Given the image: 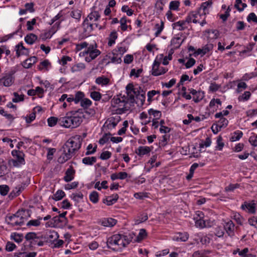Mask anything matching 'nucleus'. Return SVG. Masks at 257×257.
Here are the masks:
<instances>
[{
	"mask_svg": "<svg viewBox=\"0 0 257 257\" xmlns=\"http://www.w3.org/2000/svg\"><path fill=\"white\" fill-rule=\"evenodd\" d=\"M70 15L72 18L79 20H80L81 16V11L79 10L72 11L71 12Z\"/></svg>",
	"mask_w": 257,
	"mask_h": 257,
	"instance_id": "obj_52",
	"label": "nucleus"
},
{
	"mask_svg": "<svg viewBox=\"0 0 257 257\" xmlns=\"http://www.w3.org/2000/svg\"><path fill=\"white\" fill-rule=\"evenodd\" d=\"M37 61V58L35 56H32L23 61L22 65L25 68L28 69L31 68Z\"/></svg>",
	"mask_w": 257,
	"mask_h": 257,
	"instance_id": "obj_14",
	"label": "nucleus"
},
{
	"mask_svg": "<svg viewBox=\"0 0 257 257\" xmlns=\"http://www.w3.org/2000/svg\"><path fill=\"white\" fill-rule=\"evenodd\" d=\"M126 18L125 17H122L120 20V28L123 31H125L127 30V26L126 25Z\"/></svg>",
	"mask_w": 257,
	"mask_h": 257,
	"instance_id": "obj_53",
	"label": "nucleus"
},
{
	"mask_svg": "<svg viewBox=\"0 0 257 257\" xmlns=\"http://www.w3.org/2000/svg\"><path fill=\"white\" fill-rule=\"evenodd\" d=\"M109 57L110 58L111 61L112 63L119 64L121 62V56H118V54H115L113 52L112 53V56H110Z\"/></svg>",
	"mask_w": 257,
	"mask_h": 257,
	"instance_id": "obj_46",
	"label": "nucleus"
},
{
	"mask_svg": "<svg viewBox=\"0 0 257 257\" xmlns=\"http://www.w3.org/2000/svg\"><path fill=\"white\" fill-rule=\"evenodd\" d=\"M7 219L10 221V222H9L8 223L14 226L24 224L25 218L23 216H21L19 217V218H17L15 216H9L7 217Z\"/></svg>",
	"mask_w": 257,
	"mask_h": 257,
	"instance_id": "obj_10",
	"label": "nucleus"
},
{
	"mask_svg": "<svg viewBox=\"0 0 257 257\" xmlns=\"http://www.w3.org/2000/svg\"><path fill=\"white\" fill-rule=\"evenodd\" d=\"M82 139L80 135L70 138L63 146V153L58 158V162L63 164L69 160L81 147Z\"/></svg>",
	"mask_w": 257,
	"mask_h": 257,
	"instance_id": "obj_1",
	"label": "nucleus"
},
{
	"mask_svg": "<svg viewBox=\"0 0 257 257\" xmlns=\"http://www.w3.org/2000/svg\"><path fill=\"white\" fill-rule=\"evenodd\" d=\"M179 6V2L178 1H172L170 3L169 8L172 10H177Z\"/></svg>",
	"mask_w": 257,
	"mask_h": 257,
	"instance_id": "obj_64",
	"label": "nucleus"
},
{
	"mask_svg": "<svg viewBox=\"0 0 257 257\" xmlns=\"http://www.w3.org/2000/svg\"><path fill=\"white\" fill-rule=\"evenodd\" d=\"M251 93L249 91H245L241 96L238 97L239 101H247L250 98Z\"/></svg>",
	"mask_w": 257,
	"mask_h": 257,
	"instance_id": "obj_50",
	"label": "nucleus"
},
{
	"mask_svg": "<svg viewBox=\"0 0 257 257\" xmlns=\"http://www.w3.org/2000/svg\"><path fill=\"white\" fill-rule=\"evenodd\" d=\"M100 16L97 11H94L89 14L85 19H87L89 21L93 20V21H96L100 18Z\"/></svg>",
	"mask_w": 257,
	"mask_h": 257,
	"instance_id": "obj_22",
	"label": "nucleus"
},
{
	"mask_svg": "<svg viewBox=\"0 0 257 257\" xmlns=\"http://www.w3.org/2000/svg\"><path fill=\"white\" fill-rule=\"evenodd\" d=\"M90 200L93 203H96L98 201V193L93 191L89 195Z\"/></svg>",
	"mask_w": 257,
	"mask_h": 257,
	"instance_id": "obj_37",
	"label": "nucleus"
},
{
	"mask_svg": "<svg viewBox=\"0 0 257 257\" xmlns=\"http://www.w3.org/2000/svg\"><path fill=\"white\" fill-rule=\"evenodd\" d=\"M247 21L248 22H253V23L257 24V16L254 13H250L247 17Z\"/></svg>",
	"mask_w": 257,
	"mask_h": 257,
	"instance_id": "obj_56",
	"label": "nucleus"
},
{
	"mask_svg": "<svg viewBox=\"0 0 257 257\" xmlns=\"http://www.w3.org/2000/svg\"><path fill=\"white\" fill-rule=\"evenodd\" d=\"M11 238L16 242L20 243L23 240V235L22 234L14 233L11 235Z\"/></svg>",
	"mask_w": 257,
	"mask_h": 257,
	"instance_id": "obj_43",
	"label": "nucleus"
},
{
	"mask_svg": "<svg viewBox=\"0 0 257 257\" xmlns=\"http://www.w3.org/2000/svg\"><path fill=\"white\" fill-rule=\"evenodd\" d=\"M96 162V158L95 157H87L82 159V163L87 165H92Z\"/></svg>",
	"mask_w": 257,
	"mask_h": 257,
	"instance_id": "obj_26",
	"label": "nucleus"
},
{
	"mask_svg": "<svg viewBox=\"0 0 257 257\" xmlns=\"http://www.w3.org/2000/svg\"><path fill=\"white\" fill-rule=\"evenodd\" d=\"M13 157H16V159H12L9 161V164L14 167H19L22 165L25 164L24 159L25 154L22 151L13 150L12 152Z\"/></svg>",
	"mask_w": 257,
	"mask_h": 257,
	"instance_id": "obj_3",
	"label": "nucleus"
},
{
	"mask_svg": "<svg viewBox=\"0 0 257 257\" xmlns=\"http://www.w3.org/2000/svg\"><path fill=\"white\" fill-rule=\"evenodd\" d=\"M181 38L180 37L174 38L171 40V45L173 46L174 48L177 49L181 45L183 40L180 42Z\"/></svg>",
	"mask_w": 257,
	"mask_h": 257,
	"instance_id": "obj_31",
	"label": "nucleus"
},
{
	"mask_svg": "<svg viewBox=\"0 0 257 257\" xmlns=\"http://www.w3.org/2000/svg\"><path fill=\"white\" fill-rule=\"evenodd\" d=\"M9 191V187L8 185H0V193L3 196L6 195Z\"/></svg>",
	"mask_w": 257,
	"mask_h": 257,
	"instance_id": "obj_55",
	"label": "nucleus"
},
{
	"mask_svg": "<svg viewBox=\"0 0 257 257\" xmlns=\"http://www.w3.org/2000/svg\"><path fill=\"white\" fill-rule=\"evenodd\" d=\"M72 60V58L68 56H63L61 58V60H59V63L61 64L63 66H65L67 61H71Z\"/></svg>",
	"mask_w": 257,
	"mask_h": 257,
	"instance_id": "obj_61",
	"label": "nucleus"
},
{
	"mask_svg": "<svg viewBox=\"0 0 257 257\" xmlns=\"http://www.w3.org/2000/svg\"><path fill=\"white\" fill-rule=\"evenodd\" d=\"M36 252H31L28 253H26V252H20L18 254L15 253V256H17L18 257H36Z\"/></svg>",
	"mask_w": 257,
	"mask_h": 257,
	"instance_id": "obj_42",
	"label": "nucleus"
},
{
	"mask_svg": "<svg viewBox=\"0 0 257 257\" xmlns=\"http://www.w3.org/2000/svg\"><path fill=\"white\" fill-rule=\"evenodd\" d=\"M85 68V64L83 63H79L74 65L71 68V71L72 72L79 71Z\"/></svg>",
	"mask_w": 257,
	"mask_h": 257,
	"instance_id": "obj_32",
	"label": "nucleus"
},
{
	"mask_svg": "<svg viewBox=\"0 0 257 257\" xmlns=\"http://www.w3.org/2000/svg\"><path fill=\"white\" fill-rule=\"evenodd\" d=\"M148 113L150 115H153L155 118L154 119H159L161 116V112L159 110H156L152 108L150 109L148 111Z\"/></svg>",
	"mask_w": 257,
	"mask_h": 257,
	"instance_id": "obj_36",
	"label": "nucleus"
},
{
	"mask_svg": "<svg viewBox=\"0 0 257 257\" xmlns=\"http://www.w3.org/2000/svg\"><path fill=\"white\" fill-rule=\"evenodd\" d=\"M13 95L15 97L13 98V102L17 103L24 100V95H19L17 92H14Z\"/></svg>",
	"mask_w": 257,
	"mask_h": 257,
	"instance_id": "obj_54",
	"label": "nucleus"
},
{
	"mask_svg": "<svg viewBox=\"0 0 257 257\" xmlns=\"http://www.w3.org/2000/svg\"><path fill=\"white\" fill-rule=\"evenodd\" d=\"M58 234L55 231H52L50 232L48 236V239L50 240V241H54L58 238Z\"/></svg>",
	"mask_w": 257,
	"mask_h": 257,
	"instance_id": "obj_62",
	"label": "nucleus"
},
{
	"mask_svg": "<svg viewBox=\"0 0 257 257\" xmlns=\"http://www.w3.org/2000/svg\"><path fill=\"white\" fill-rule=\"evenodd\" d=\"M195 225L197 227H199L200 228H204L207 227V226L206 224L205 221L201 218L196 220Z\"/></svg>",
	"mask_w": 257,
	"mask_h": 257,
	"instance_id": "obj_58",
	"label": "nucleus"
},
{
	"mask_svg": "<svg viewBox=\"0 0 257 257\" xmlns=\"http://www.w3.org/2000/svg\"><path fill=\"white\" fill-rule=\"evenodd\" d=\"M151 149L147 146H140L135 151V153L140 157H142L144 155L150 154Z\"/></svg>",
	"mask_w": 257,
	"mask_h": 257,
	"instance_id": "obj_12",
	"label": "nucleus"
},
{
	"mask_svg": "<svg viewBox=\"0 0 257 257\" xmlns=\"http://www.w3.org/2000/svg\"><path fill=\"white\" fill-rule=\"evenodd\" d=\"M110 135L111 134L110 133L105 134L103 137L99 140V143L100 145H104L109 140Z\"/></svg>",
	"mask_w": 257,
	"mask_h": 257,
	"instance_id": "obj_57",
	"label": "nucleus"
},
{
	"mask_svg": "<svg viewBox=\"0 0 257 257\" xmlns=\"http://www.w3.org/2000/svg\"><path fill=\"white\" fill-rule=\"evenodd\" d=\"M164 27V23L163 21H161V25L159 24H156L155 25V28L157 30L155 35L156 37H158L163 31Z\"/></svg>",
	"mask_w": 257,
	"mask_h": 257,
	"instance_id": "obj_35",
	"label": "nucleus"
},
{
	"mask_svg": "<svg viewBox=\"0 0 257 257\" xmlns=\"http://www.w3.org/2000/svg\"><path fill=\"white\" fill-rule=\"evenodd\" d=\"M199 13V11L196 12H192L189 14L188 16L186 17L185 21L186 23H190L192 22V19L193 18H196L197 17V15Z\"/></svg>",
	"mask_w": 257,
	"mask_h": 257,
	"instance_id": "obj_47",
	"label": "nucleus"
},
{
	"mask_svg": "<svg viewBox=\"0 0 257 257\" xmlns=\"http://www.w3.org/2000/svg\"><path fill=\"white\" fill-rule=\"evenodd\" d=\"M241 208L242 209L246 208L248 212L251 213H254L255 212L254 204L247 203L245 202L244 204L241 205Z\"/></svg>",
	"mask_w": 257,
	"mask_h": 257,
	"instance_id": "obj_30",
	"label": "nucleus"
},
{
	"mask_svg": "<svg viewBox=\"0 0 257 257\" xmlns=\"http://www.w3.org/2000/svg\"><path fill=\"white\" fill-rule=\"evenodd\" d=\"M59 118L54 116L49 117L48 120V124L49 126L52 127L55 125L58 122L59 123Z\"/></svg>",
	"mask_w": 257,
	"mask_h": 257,
	"instance_id": "obj_45",
	"label": "nucleus"
},
{
	"mask_svg": "<svg viewBox=\"0 0 257 257\" xmlns=\"http://www.w3.org/2000/svg\"><path fill=\"white\" fill-rule=\"evenodd\" d=\"M118 250L125 247L133 240L135 234L129 233L125 234H117Z\"/></svg>",
	"mask_w": 257,
	"mask_h": 257,
	"instance_id": "obj_4",
	"label": "nucleus"
},
{
	"mask_svg": "<svg viewBox=\"0 0 257 257\" xmlns=\"http://www.w3.org/2000/svg\"><path fill=\"white\" fill-rule=\"evenodd\" d=\"M25 238L27 240H34L39 238L36 233L30 232L27 233L25 235Z\"/></svg>",
	"mask_w": 257,
	"mask_h": 257,
	"instance_id": "obj_48",
	"label": "nucleus"
},
{
	"mask_svg": "<svg viewBox=\"0 0 257 257\" xmlns=\"http://www.w3.org/2000/svg\"><path fill=\"white\" fill-rule=\"evenodd\" d=\"M139 89L141 90L142 93L141 94V95H139V96H137V99H138V101H140V103L138 104V105L142 106L144 105V102L145 101L146 93L145 91H144L140 86H139Z\"/></svg>",
	"mask_w": 257,
	"mask_h": 257,
	"instance_id": "obj_25",
	"label": "nucleus"
},
{
	"mask_svg": "<svg viewBox=\"0 0 257 257\" xmlns=\"http://www.w3.org/2000/svg\"><path fill=\"white\" fill-rule=\"evenodd\" d=\"M93 24L88 21L87 19H85L83 23V26L84 27V32L90 33L93 30Z\"/></svg>",
	"mask_w": 257,
	"mask_h": 257,
	"instance_id": "obj_20",
	"label": "nucleus"
},
{
	"mask_svg": "<svg viewBox=\"0 0 257 257\" xmlns=\"http://www.w3.org/2000/svg\"><path fill=\"white\" fill-rule=\"evenodd\" d=\"M111 156V153L110 152L104 151L101 154V155L100 156V158L101 160H107L109 158H110Z\"/></svg>",
	"mask_w": 257,
	"mask_h": 257,
	"instance_id": "obj_60",
	"label": "nucleus"
},
{
	"mask_svg": "<svg viewBox=\"0 0 257 257\" xmlns=\"http://www.w3.org/2000/svg\"><path fill=\"white\" fill-rule=\"evenodd\" d=\"M65 195V194L64 191L61 190H59L54 195V196L52 197V198L56 201H58L62 199Z\"/></svg>",
	"mask_w": 257,
	"mask_h": 257,
	"instance_id": "obj_33",
	"label": "nucleus"
},
{
	"mask_svg": "<svg viewBox=\"0 0 257 257\" xmlns=\"http://www.w3.org/2000/svg\"><path fill=\"white\" fill-rule=\"evenodd\" d=\"M13 75L12 72L3 74L2 77L0 78V85L5 87L11 86L15 81V78Z\"/></svg>",
	"mask_w": 257,
	"mask_h": 257,
	"instance_id": "obj_5",
	"label": "nucleus"
},
{
	"mask_svg": "<svg viewBox=\"0 0 257 257\" xmlns=\"http://www.w3.org/2000/svg\"><path fill=\"white\" fill-rule=\"evenodd\" d=\"M75 174V171L72 166H70L69 168L66 170L65 176L64 177V180L66 182H69L72 181L74 178Z\"/></svg>",
	"mask_w": 257,
	"mask_h": 257,
	"instance_id": "obj_11",
	"label": "nucleus"
},
{
	"mask_svg": "<svg viewBox=\"0 0 257 257\" xmlns=\"http://www.w3.org/2000/svg\"><path fill=\"white\" fill-rule=\"evenodd\" d=\"M80 104L84 109H87L92 104V101L88 98H83Z\"/></svg>",
	"mask_w": 257,
	"mask_h": 257,
	"instance_id": "obj_38",
	"label": "nucleus"
},
{
	"mask_svg": "<svg viewBox=\"0 0 257 257\" xmlns=\"http://www.w3.org/2000/svg\"><path fill=\"white\" fill-rule=\"evenodd\" d=\"M228 123V121L226 118L223 117H221L217 124H213L212 125L211 130L212 132L215 134H217L221 128L225 127L227 125Z\"/></svg>",
	"mask_w": 257,
	"mask_h": 257,
	"instance_id": "obj_6",
	"label": "nucleus"
},
{
	"mask_svg": "<svg viewBox=\"0 0 257 257\" xmlns=\"http://www.w3.org/2000/svg\"><path fill=\"white\" fill-rule=\"evenodd\" d=\"M90 97L95 101H99L101 97V94L97 91H92L90 93Z\"/></svg>",
	"mask_w": 257,
	"mask_h": 257,
	"instance_id": "obj_51",
	"label": "nucleus"
},
{
	"mask_svg": "<svg viewBox=\"0 0 257 257\" xmlns=\"http://www.w3.org/2000/svg\"><path fill=\"white\" fill-rule=\"evenodd\" d=\"M167 71L165 68L160 67V63L156 60L154 62L152 70V74L154 76H159L165 74Z\"/></svg>",
	"mask_w": 257,
	"mask_h": 257,
	"instance_id": "obj_8",
	"label": "nucleus"
},
{
	"mask_svg": "<svg viewBox=\"0 0 257 257\" xmlns=\"http://www.w3.org/2000/svg\"><path fill=\"white\" fill-rule=\"evenodd\" d=\"M117 38V33L115 31H113L111 32L108 38V45L109 46H111L113 44L115 43V41Z\"/></svg>",
	"mask_w": 257,
	"mask_h": 257,
	"instance_id": "obj_28",
	"label": "nucleus"
},
{
	"mask_svg": "<svg viewBox=\"0 0 257 257\" xmlns=\"http://www.w3.org/2000/svg\"><path fill=\"white\" fill-rule=\"evenodd\" d=\"M37 36L33 33L28 34L25 38V42L28 44H33L37 39Z\"/></svg>",
	"mask_w": 257,
	"mask_h": 257,
	"instance_id": "obj_21",
	"label": "nucleus"
},
{
	"mask_svg": "<svg viewBox=\"0 0 257 257\" xmlns=\"http://www.w3.org/2000/svg\"><path fill=\"white\" fill-rule=\"evenodd\" d=\"M42 219V217H38L37 219L35 220H31L27 223V226H38L41 224V220Z\"/></svg>",
	"mask_w": 257,
	"mask_h": 257,
	"instance_id": "obj_34",
	"label": "nucleus"
},
{
	"mask_svg": "<svg viewBox=\"0 0 257 257\" xmlns=\"http://www.w3.org/2000/svg\"><path fill=\"white\" fill-rule=\"evenodd\" d=\"M189 235L187 232H178L173 236V239L177 241H186Z\"/></svg>",
	"mask_w": 257,
	"mask_h": 257,
	"instance_id": "obj_16",
	"label": "nucleus"
},
{
	"mask_svg": "<svg viewBox=\"0 0 257 257\" xmlns=\"http://www.w3.org/2000/svg\"><path fill=\"white\" fill-rule=\"evenodd\" d=\"M16 247V245L13 242L9 241L6 246V250L8 251H12Z\"/></svg>",
	"mask_w": 257,
	"mask_h": 257,
	"instance_id": "obj_63",
	"label": "nucleus"
},
{
	"mask_svg": "<svg viewBox=\"0 0 257 257\" xmlns=\"http://www.w3.org/2000/svg\"><path fill=\"white\" fill-rule=\"evenodd\" d=\"M224 229L230 236L233 235L234 229V224L231 220L225 223L224 225Z\"/></svg>",
	"mask_w": 257,
	"mask_h": 257,
	"instance_id": "obj_19",
	"label": "nucleus"
},
{
	"mask_svg": "<svg viewBox=\"0 0 257 257\" xmlns=\"http://www.w3.org/2000/svg\"><path fill=\"white\" fill-rule=\"evenodd\" d=\"M120 103H122L121 98L118 96V95L114 96L111 100V106L113 107H116V105Z\"/></svg>",
	"mask_w": 257,
	"mask_h": 257,
	"instance_id": "obj_49",
	"label": "nucleus"
},
{
	"mask_svg": "<svg viewBox=\"0 0 257 257\" xmlns=\"http://www.w3.org/2000/svg\"><path fill=\"white\" fill-rule=\"evenodd\" d=\"M223 139L221 136H219L217 137V146L216 148L219 150L221 151L222 150L223 147L224 146V143L222 142Z\"/></svg>",
	"mask_w": 257,
	"mask_h": 257,
	"instance_id": "obj_59",
	"label": "nucleus"
},
{
	"mask_svg": "<svg viewBox=\"0 0 257 257\" xmlns=\"http://www.w3.org/2000/svg\"><path fill=\"white\" fill-rule=\"evenodd\" d=\"M29 50L26 48L22 43H19L16 46V55L18 57L21 55H28Z\"/></svg>",
	"mask_w": 257,
	"mask_h": 257,
	"instance_id": "obj_13",
	"label": "nucleus"
},
{
	"mask_svg": "<svg viewBox=\"0 0 257 257\" xmlns=\"http://www.w3.org/2000/svg\"><path fill=\"white\" fill-rule=\"evenodd\" d=\"M83 195L81 192L73 193L71 196V198L77 203H78L80 199H83Z\"/></svg>",
	"mask_w": 257,
	"mask_h": 257,
	"instance_id": "obj_44",
	"label": "nucleus"
},
{
	"mask_svg": "<svg viewBox=\"0 0 257 257\" xmlns=\"http://www.w3.org/2000/svg\"><path fill=\"white\" fill-rule=\"evenodd\" d=\"M247 5L245 3H243L241 0H236L234 7L239 11H242Z\"/></svg>",
	"mask_w": 257,
	"mask_h": 257,
	"instance_id": "obj_29",
	"label": "nucleus"
},
{
	"mask_svg": "<svg viewBox=\"0 0 257 257\" xmlns=\"http://www.w3.org/2000/svg\"><path fill=\"white\" fill-rule=\"evenodd\" d=\"M118 198V195L117 194H114L111 196L106 197L103 200L104 203H106L107 205H111L116 202Z\"/></svg>",
	"mask_w": 257,
	"mask_h": 257,
	"instance_id": "obj_18",
	"label": "nucleus"
},
{
	"mask_svg": "<svg viewBox=\"0 0 257 257\" xmlns=\"http://www.w3.org/2000/svg\"><path fill=\"white\" fill-rule=\"evenodd\" d=\"M82 111H71L66 113V115L59 118V124L66 128H76L79 126L83 121L82 116L79 115L78 113Z\"/></svg>",
	"mask_w": 257,
	"mask_h": 257,
	"instance_id": "obj_2",
	"label": "nucleus"
},
{
	"mask_svg": "<svg viewBox=\"0 0 257 257\" xmlns=\"http://www.w3.org/2000/svg\"><path fill=\"white\" fill-rule=\"evenodd\" d=\"M101 224L105 227H112L116 223V220L112 218H103L100 221Z\"/></svg>",
	"mask_w": 257,
	"mask_h": 257,
	"instance_id": "obj_17",
	"label": "nucleus"
},
{
	"mask_svg": "<svg viewBox=\"0 0 257 257\" xmlns=\"http://www.w3.org/2000/svg\"><path fill=\"white\" fill-rule=\"evenodd\" d=\"M126 94L129 97V99L131 102H133L135 101V96L133 95V92L135 91V88L132 83L128 84L126 87Z\"/></svg>",
	"mask_w": 257,
	"mask_h": 257,
	"instance_id": "obj_15",
	"label": "nucleus"
},
{
	"mask_svg": "<svg viewBox=\"0 0 257 257\" xmlns=\"http://www.w3.org/2000/svg\"><path fill=\"white\" fill-rule=\"evenodd\" d=\"M110 79L104 76L98 77L96 79L95 82L98 84L107 85L109 83Z\"/></svg>",
	"mask_w": 257,
	"mask_h": 257,
	"instance_id": "obj_23",
	"label": "nucleus"
},
{
	"mask_svg": "<svg viewBox=\"0 0 257 257\" xmlns=\"http://www.w3.org/2000/svg\"><path fill=\"white\" fill-rule=\"evenodd\" d=\"M148 219V214L146 213H143L137 217L135 220V224H139L141 223L144 222Z\"/></svg>",
	"mask_w": 257,
	"mask_h": 257,
	"instance_id": "obj_27",
	"label": "nucleus"
},
{
	"mask_svg": "<svg viewBox=\"0 0 257 257\" xmlns=\"http://www.w3.org/2000/svg\"><path fill=\"white\" fill-rule=\"evenodd\" d=\"M188 90L193 95V100L196 103L200 101L204 97V93L202 91H197L193 88L189 89Z\"/></svg>",
	"mask_w": 257,
	"mask_h": 257,
	"instance_id": "obj_9",
	"label": "nucleus"
},
{
	"mask_svg": "<svg viewBox=\"0 0 257 257\" xmlns=\"http://www.w3.org/2000/svg\"><path fill=\"white\" fill-rule=\"evenodd\" d=\"M186 22L185 21H180L174 23L172 24L173 28L176 29L178 27V30L179 31H183L185 30L186 27H184V25Z\"/></svg>",
	"mask_w": 257,
	"mask_h": 257,
	"instance_id": "obj_24",
	"label": "nucleus"
},
{
	"mask_svg": "<svg viewBox=\"0 0 257 257\" xmlns=\"http://www.w3.org/2000/svg\"><path fill=\"white\" fill-rule=\"evenodd\" d=\"M147 236V232L145 229H141L138 235L136 241L140 242Z\"/></svg>",
	"mask_w": 257,
	"mask_h": 257,
	"instance_id": "obj_39",
	"label": "nucleus"
},
{
	"mask_svg": "<svg viewBox=\"0 0 257 257\" xmlns=\"http://www.w3.org/2000/svg\"><path fill=\"white\" fill-rule=\"evenodd\" d=\"M84 96V94L82 92L78 91L77 92H76V93L75 95V97H74L75 103L77 104L79 102H81L82 99H83Z\"/></svg>",
	"mask_w": 257,
	"mask_h": 257,
	"instance_id": "obj_41",
	"label": "nucleus"
},
{
	"mask_svg": "<svg viewBox=\"0 0 257 257\" xmlns=\"http://www.w3.org/2000/svg\"><path fill=\"white\" fill-rule=\"evenodd\" d=\"M118 237L117 234L112 235L109 237L107 240V245L108 248L111 249L114 251L118 250Z\"/></svg>",
	"mask_w": 257,
	"mask_h": 257,
	"instance_id": "obj_7",
	"label": "nucleus"
},
{
	"mask_svg": "<svg viewBox=\"0 0 257 257\" xmlns=\"http://www.w3.org/2000/svg\"><path fill=\"white\" fill-rule=\"evenodd\" d=\"M242 135L243 133L241 131H238L235 132L230 140L231 142L239 140L242 137Z\"/></svg>",
	"mask_w": 257,
	"mask_h": 257,
	"instance_id": "obj_40",
	"label": "nucleus"
}]
</instances>
